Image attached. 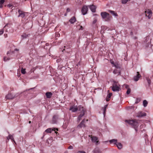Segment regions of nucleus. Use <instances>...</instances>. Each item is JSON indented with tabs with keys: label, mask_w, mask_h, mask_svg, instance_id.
Listing matches in <instances>:
<instances>
[{
	"label": "nucleus",
	"mask_w": 153,
	"mask_h": 153,
	"mask_svg": "<svg viewBox=\"0 0 153 153\" xmlns=\"http://www.w3.org/2000/svg\"><path fill=\"white\" fill-rule=\"evenodd\" d=\"M70 110H71L73 112H76L77 111H78V114H79L78 117L77 121L79 122L82 119V117L85 115L86 111L85 109L84 108L83 106L81 105H79L78 107L77 106H73L70 107Z\"/></svg>",
	"instance_id": "1"
},
{
	"label": "nucleus",
	"mask_w": 153,
	"mask_h": 153,
	"mask_svg": "<svg viewBox=\"0 0 153 153\" xmlns=\"http://www.w3.org/2000/svg\"><path fill=\"white\" fill-rule=\"evenodd\" d=\"M125 122L131 125L135 129V131H137V128L138 126V123L136 120H126Z\"/></svg>",
	"instance_id": "2"
},
{
	"label": "nucleus",
	"mask_w": 153,
	"mask_h": 153,
	"mask_svg": "<svg viewBox=\"0 0 153 153\" xmlns=\"http://www.w3.org/2000/svg\"><path fill=\"white\" fill-rule=\"evenodd\" d=\"M101 15L102 18L104 19L106 21H110L112 18V16L110 14L105 12H101Z\"/></svg>",
	"instance_id": "3"
},
{
	"label": "nucleus",
	"mask_w": 153,
	"mask_h": 153,
	"mask_svg": "<svg viewBox=\"0 0 153 153\" xmlns=\"http://www.w3.org/2000/svg\"><path fill=\"white\" fill-rule=\"evenodd\" d=\"M114 91H119L120 90V86L118 82L114 81L112 85L110 87Z\"/></svg>",
	"instance_id": "4"
},
{
	"label": "nucleus",
	"mask_w": 153,
	"mask_h": 153,
	"mask_svg": "<svg viewBox=\"0 0 153 153\" xmlns=\"http://www.w3.org/2000/svg\"><path fill=\"white\" fill-rule=\"evenodd\" d=\"M145 12L146 16L149 19H150L152 15V11L149 9H147L145 10Z\"/></svg>",
	"instance_id": "5"
},
{
	"label": "nucleus",
	"mask_w": 153,
	"mask_h": 153,
	"mask_svg": "<svg viewBox=\"0 0 153 153\" xmlns=\"http://www.w3.org/2000/svg\"><path fill=\"white\" fill-rule=\"evenodd\" d=\"M18 12L19 14V15L18 16V17H21L22 18H23L25 16V12L21 10H18Z\"/></svg>",
	"instance_id": "6"
},
{
	"label": "nucleus",
	"mask_w": 153,
	"mask_h": 153,
	"mask_svg": "<svg viewBox=\"0 0 153 153\" xmlns=\"http://www.w3.org/2000/svg\"><path fill=\"white\" fill-rule=\"evenodd\" d=\"M88 11V8L87 6H84L82 7L81 11L83 15H85L87 13V11Z\"/></svg>",
	"instance_id": "7"
},
{
	"label": "nucleus",
	"mask_w": 153,
	"mask_h": 153,
	"mask_svg": "<svg viewBox=\"0 0 153 153\" xmlns=\"http://www.w3.org/2000/svg\"><path fill=\"white\" fill-rule=\"evenodd\" d=\"M56 130L57 131L58 130V129L57 128H48L45 131V132L47 133H51V131H55V132L56 134L57 133V132L55 131V130Z\"/></svg>",
	"instance_id": "8"
},
{
	"label": "nucleus",
	"mask_w": 153,
	"mask_h": 153,
	"mask_svg": "<svg viewBox=\"0 0 153 153\" xmlns=\"http://www.w3.org/2000/svg\"><path fill=\"white\" fill-rule=\"evenodd\" d=\"M146 115V113L143 112L142 111L139 112L137 115V116L138 117H143L145 116Z\"/></svg>",
	"instance_id": "9"
},
{
	"label": "nucleus",
	"mask_w": 153,
	"mask_h": 153,
	"mask_svg": "<svg viewBox=\"0 0 153 153\" xmlns=\"http://www.w3.org/2000/svg\"><path fill=\"white\" fill-rule=\"evenodd\" d=\"M58 116L57 115H54L52 118V123H56L57 121V120L58 119Z\"/></svg>",
	"instance_id": "10"
},
{
	"label": "nucleus",
	"mask_w": 153,
	"mask_h": 153,
	"mask_svg": "<svg viewBox=\"0 0 153 153\" xmlns=\"http://www.w3.org/2000/svg\"><path fill=\"white\" fill-rule=\"evenodd\" d=\"M85 119H84L79 124L78 127H79L80 128H82V127H85Z\"/></svg>",
	"instance_id": "11"
},
{
	"label": "nucleus",
	"mask_w": 153,
	"mask_h": 153,
	"mask_svg": "<svg viewBox=\"0 0 153 153\" xmlns=\"http://www.w3.org/2000/svg\"><path fill=\"white\" fill-rule=\"evenodd\" d=\"M88 7L93 12H95L96 7L95 6L93 5H89L88 6Z\"/></svg>",
	"instance_id": "12"
},
{
	"label": "nucleus",
	"mask_w": 153,
	"mask_h": 153,
	"mask_svg": "<svg viewBox=\"0 0 153 153\" xmlns=\"http://www.w3.org/2000/svg\"><path fill=\"white\" fill-rule=\"evenodd\" d=\"M5 98L7 99H12L14 98V96L11 94L9 93L6 96Z\"/></svg>",
	"instance_id": "13"
},
{
	"label": "nucleus",
	"mask_w": 153,
	"mask_h": 153,
	"mask_svg": "<svg viewBox=\"0 0 153 153\" xmlns=\"http://www.w3.org/2000/svg\"><path fill=\"white\" fill-rule=\"evenodd\" d=\"M137 75L134 77V80L136 81H137L140 76V74H139V72H137Z\"/></svg>",
	"instance_id": "14"
},
{
	"label": "nucleus",
	"mask_w": 153,
	"mask_h": 153,
	"mask_svg": "<svg viewBox=\"0 0 153 153\" xmlns=\"http://www.w3.org/2000/svg\"><path fill=\"white\" fill-rule=\"evenodd\" d=\"M91 140L93 142H96V143H97L98 142V138L95 137H91Z\"/></svg>",
	"instance_id": "15"
},
{
	"label": "nucleus",
	"mask_w": 153,
	"mask_h": 153,
	"mask_svg": "<svg viewBox=\"0 0 153 153\" xmlns=\"http://www.w3.org/2000/svg\"><path fill=\"white\" fill-rule=\"evenodd\" d=\"M76 21V19L74 16H73L69 20V21L71 23L73 24Z\"/></svg>",
	"instance_id": "16"
},
{
	"label": "nucleus",
	"mask_w": 153,
	"mask_h": 153,
	"mask_svg": "<svg viewBox=\"0 0 153 153\" xmlns=\"http://www.w3.org/2000/svg\"><path fill=\"white\" fill-rule=\"evenodd\" d=\"M52 95V94L51 92H47L46 93V95L47 98H50Z\"/></svg>",
	"instance_id": "17"
},
{
	"label": "nucleus",
	"mask_w": 153,
	"mask_h": 153,
	"mask_svg": "<svg viewBox=\"0 0 153 153\" xmlns=\"http://www.w3.org/2000/svg\"><path fill=\"white\" fill-rule=\"evenodd\" d=\"M118 149H120L122 148V145L120 143H117L116 144Z\"/></svg>",
	"instance_id": "18"
},
{
	"label": "nucleus",
	"mask_w": 153,
	"mask_h": 153,
	"mask_svg": "<svg viewBox=\"0 0 153 153\" xmlns=\"http://www.w3.org/2000/svg\"><path fill=\"white\" fill-rule=\"evenodd\" d=\"M108 11L112 14L114 16H117V13H115V12L114 11L111 10H108Z\"/></svg>",
	"instance_id": "19"
},
{
	"label": "nucleus",
	"mask_w": 153,
	"mask_h": 153,
	"mask_svg": "<svg viewBox=\"0 0 153 153\" xmlns=\"http://www.w3.org/2000/svg\"><path fill=\"white\" fill-rule=\"evenodd\" d=\"M112 93H109L107 95L106 97L107 101H108L109 100L110 98H111V96H112Z\"/></svg>",
	"instance_id": "20"
},
{
	"label": "nucleus",
	"mask_w": 153,
	"mask_h": 153,
	"mask_svg": "<svg viewBox=\"0 0 153 153\" xmlns=\"http://www.w3.org/2000/svg\"><path fill=\"white\" fill-rule=\"evenodd\" d=\"M109 142L111 143H113L116 144L117 143V140L115 139H112L110 140Z\"/></svg>",
	"instance_id": "21"
},
{
	"label": "nucleus",
	"mask_w": 153,
	"mask_h": 153,
	"mask_svg": "<svg viewBox=\"0 0 153 153\" xmlns=\"http://www.w3.org/2000/svg\"><path fill=\"white\" fill-rule=\"evenodd\" d=\"M7 139H10L14 141L15 143V141L14 140L13 136L10 134H9V135L8 137H7Z\"/></svg>",
	"instance_id": "22"
},
{
	"label": "nucleus",
	"mask_w": 153,
	"mask_h": 153,
	"mask_svg": "<svg viewBox=\"0 0 153 153\" xmlns=\"http://www.w3.org/2000/svg\"><path fill=\"white\" fill-rule=\"evenodd\" d=\"M29 35V34H27L25 33H23V34L22 35V39H25L27 38L28 35Z\"/></svg>",
	"instance_id": "23"
},
{
	"label": "nucleus",
	"mask_w": 153,
	"mask_h": 153,
	"mask_svg": "<svg viewBox=\"0 0 153 153\" xmlns=\"http://www.w3.org/2000/svg\"><path fill=\"white\" fill-rule=\"evenodd\" d=\"M93 152L94 153H99L100 151L98 148H96L93 150Z\"/></svg>",
	"instance_id": "24"
},
{
	"label": "nucleus",
	"mask_w": 153,
	"mask_h": 153,
	"mask_svg": "<svg viewBox=\"0 0 153 153\" xmlns=\"http://www.w3.org/2000/svg\"><path fill=\"white\" fill-rule=\"evenodd\" d=\"M143 105L144 107H145L147 106L148 102L146 100H144L143 102Z\"/></svg>",
	"instance_id": "25"
},
{
	"label": "nucleus",
	"mask_w": 153,
	"mask_h": 153,
	"mask_svg": "<svg viewBox=\"0 0 153 153\" xmlns=\"http://www.w3.org/2000/svg\"><path fill=\"white\" fill-rule=\"evenodd\" d=\"M127 108L128 110L131 109L132 111H134V107L132 106L127 107Z\"/></svg>",
	"instance_id": "26"
},
{
	"label": "nucleus",
	"mask_w": 153,
	"mask_h": 153,
	"mask_svg": "<svg viewBox=\"0 0 153 153\" xmlns=\"http://www.w3.org/2000/svg\"><path fill=\"white\" fill-rule=\"evenodd\" d=\"M21 71L22 73L23 74H25L26 73L25 69V68L24 69L23 68H22Z\"/></svg>",
	"instance_id": "27"
},
{
	"label": "nucleus",
	"mask_w": 153,
	"mask_h": 153,
	"mask_svg": "<svg viewBox=\"0 0 153 153\" xmlns=\"http://www.w3.org/2000/svg\"><path fill=\"white\" fill-rule=\"evenodd\" d=\"M113 73L114 74H117L118 73H120L119 71L117 69H114L113 71Z\"/></svg>",
	"instance_id": "28"
},
{
	"label": "nucleus",
	"mask_w": 153,
	"mask_h": 153,
	"mask_svg": "<svg viewBox=\"0 0 153 153\" xmlns=\"http://www.w3.org/2000/svg\"><path fill=\"white\" fill-rule=\"evenodd\" d=\"M130 0H123L122 1V3L123 4H126L127 3V2L128 1H130Z\"/></svg>",
	"instance_id": "29"
},
{
	"label": "nucleus",
	"mask_w": 153,
	"mask_h": 153,
	"mask_svg": "<svg viewBox=\"0 0 153 153\" xmlns=\"http://www.w3.org/2000/svg\"><path fill=\"white\" fill-rule=\"evenodd\" d=\"M107 105H106L105 106L104 108H103V110L104 111V114L105 115V112L106 111V108H107Z\"/></svg>",
	"instance_id": "30"
},
{
	"label": "nucleus",
	"mask_w": 153,
	"mask_h": 153,
	"mask_svg": "<svg viewBox=\"0 0 153 153\" xmlns=\"http://www.w3.org/2000/svg\"><path fill=\"white\" fill-rule=\"evenodd\" d=\"M131 92V89L129 88H128L127 89V90L126 92V93L127 94H129Z\"/></svg>",
	"instance_id": "31"
},
{
	"label": "nucleus",
	"mask_w": 153,
	"mask_h": 153,
	"mask_svg": "<svg viewBox=\"0 0 153 153\" xmlns=\"http://www.w3.org/2000/svg\"><path fill=\"white\" fill-rule=\"evenodd\" d=\"M146 79L148 83H149V85L151 83V82L150 79L149 78H147Z\"/></svg>",
	"instance_id": "32"
},
{
	"label": "nucleus",
	"mask_w": 153,
	"mask_h": 153,
	"mask_svg": "<svg viewBox=\"0 0 153 153\" xmlns=\"http://www.w3.org/2000/svg\"><path fill=\"white\" fill-rule=\"evenodd\" d=\"M10 59V58H7L5 57H4V61H6L7 60H8Z\"/></svg>",
	"instance_id": "33"
},
{
	"label": "nucleus",
	"mask_w": 153,
	"mask_h": 153,
	"mask_svg": "<svg viewBox=\"0 0 153 153\" xmlns=\"http://www.w3.org/2000/svg\"><path fill=\"white\" fill-rule=\"evenodd\" d=\"M4 0H0V4H3L4 2Z\"/></svg>",
	"instance_id": "34"
},
{
	"label": "nucleus",
	"mask_w": 153,
	"mask_h": 153,
	"mask_svg": "<svg viewBox=\"0 0 153 153\" xmlns=\"http://www.w3.org/2000/svg\"><path fill=\"white\" fill-rule=\"evenodd\" d=\"M77 153H86L84 151H79L77 152Z\"/></svg>",
	"instance_id": "35"
},
{
	"label": "nucleus",
	"mask_w": 153,
	"mask_h": 153,
	"mask_svg": "<svg viewBox=\"0 0 153 153\" xmlns=\"http://www.w3.org/2000/svg\"><path fill=\"white\" fill-rule=\"evenodd\" d=\"M4 33V30H1L0 31V35Z\"/></svg>",
	"instance_id": "36"
},
{
	"label": "nucleus",
	"mask_w": 153,
	"mask_h": 153,
	"mask_svg": "<svg viewBox=\"0 0 153 153\" xmlns=\"http://www.w3.org/2000/svg\"><path fill=\"white\" fill-rule=\"evenodd\" d=\"M97 19H94L93 22V24H95L97 22Z\"/></svg>",
	"instance_id": "37"
},
{
	"label": "nucleus",
	"mask_w": 153,
	"mask_h": 153,
	"mask_svg": "<svg viewBox=\"0 0 153 153\" xmlns=\"http://www.w3.org/2000/svg\"><path fill=\"white\" fill-rule=\"evenodd\" d=\"M68 149H73V147L72 146H69L68 148Z\"/></svg>",
	"instance_id": "38"
},
{
	"label": "nucleus",
	"mask_w": 153,
	"mask_h": 153,
	"mask_svg": "<svg viewBox=\"0 0 153 153\" xmlns=\"http://www.w3.org/2000/svg\"><path fill=\"white\" fill-rule=\"evenodd\" d=\"M66 10H67V12H70V9L69 8H68Z\"/></svg>",
	"instance_id": "39"
},
{
	"label": "nucleus",
	"mask_w": 153,
	"mask_h": 153,
	"mask_svg": "<svg viewBox=\"0 0 153 153\" xmlns=\"http://www.w3.org/2000/svg\"><path fill=\"white\" fill-rule=\"evenodd\" d=\"M56 37H59L60 36V35L59 33H57L56 34Z\"/></svg>",
	"instance_id": "40"
},
{
	"label": "nucleus",
	"mask_w": 153,
	"mask_h": 153,
	"mask_svg": "<svg viewBox=\"0 0 153 153\" xmlns=\"http://www.w3.org/2000/svg\"><path fill=\"white\" fill-rule=\"evenodd\" d=\"M4 36L5 38H6L7 36V34H4Z\"/></svg>",
	"instance_id": "41"
},
{
	"label": "nucleus",
	"mask_w": 153,
	"mask_h": 153,
	"mask_svg": "<svg viewBox=\"0 0 153 153\" xmlns=\"http://www.w3.org/2000/svg\"><path fill=\"white\" fill-rule=\"evenodd\" d=\"M79 29H80V30H83V27H82V26H80V28Z\"/></svg>",
	"instance_id": "42"
},
{
	"label": "nucleus",
	"mask_w": 153,
	"mask_h": 153,
	"mask_svg": "<svg viewBox=\"0 0 153 153\" xmlns=\"http://www.w3.org/2000/svg\"><path fill=\"white\" fill-rule=\"evenodd\" d=\"M140 100H139V99H137V101L136 102V103H137L138 102L140 101Z\"/></svg>",
	"instance_id": "43"
},
{
	"label": "nucleus",
	"mask_w": 153,
	"mask_h": 153,
	"mask_svg": "<svg viewBox=\"0 0 153 153\" xmlns=\"http://www.w3.org/2000/svg\"><path fill=\"white\" fill-rule=\"evenodd\" d=\"M2 7H3V4H0V8H2Z\"/></svg>",
	"instance_id": "44"
},
{
	"label": "nucleus",
	"mask_w": 153,
	"mask_h": 153,
	"mask_svg": "<svg viewBox=\"0 0 153 153\" xmlns=\"http://www.w3.org/2000/svg\"><path fill=\"white\" fill-rule=\"evenodd\" d=\"M126 88H128V85H126Z\"/></svg>",
	"instance_id": "45"
},
{
	"label": "nucleus",
	"mask_w": 153,
	"mask_h": 153,
	"mask_svg": "<svg viewBox=\"0 0 153 153\" xmlns=\"http://www.w3.org/2000/svg\"><path fill=\"white\" fill-rule=\"evenodd\" d=\"M15 50L16 51H19V50L18 49L16 48L15 49Z\"/></svg>",
	"instance_id": "46"
},
{
	"label": "nucleus",
	"mask_w": 153,
	"mask_h": 153,
	"mask_svg": "<svg viewBox=\"0 0 153 153\" xmlns=\"http://www.w3.org/2000/svg\"><path fill=\"white\" fill-rule=\"evenodd\" d=\"M31 123V121H29V123Z\"/></svg>",
	"instance_id": "47"
},
{
	"label": "nucleus",
	"mask_w": 153,
	"mask_h": 153,
	"mask_svg": "<svg viewBox=\"0 0 153 153\" xmlns=\"http://www.w3.org/2000/svg\"><path fill=\"white\" fill-rule=\"evenodd\" d=\"M6 27V25H5V27H4V28H5Z\"/></svg>",
	"instance_id": "48"
},
{
	"label": "nucleus",
	"mask_w": 153,
	"mask_h": 153,
	"mask_svg": "<svg viewBox=\"0 0 153 153\" xmlns=\"http://www.w3.org/2000/svg\"><path fill=\"white\" fill-rule=\"evenodd\" d=\"M111 63L112 64H113L114 63V62H111Z\"/></svg>",
	"instance_id": "49"
},
{
	"label": "nucleus",
	"mask_w": 153,
	"mask_h": 153,
	"mask_svg": "<svg viewBox=\"0 0 153 153\" xmlns=\"http://www.w3.org/2000/svg\"><path fill=\"white\" fill-rule=\"evenodd\" d=\"M88 119H87V120H86V121H88Z\"/></svg>",
	"instance_id": "50"
}]
</instances>
